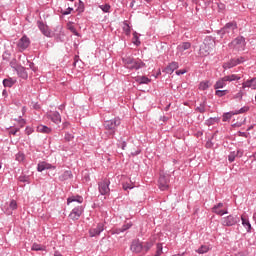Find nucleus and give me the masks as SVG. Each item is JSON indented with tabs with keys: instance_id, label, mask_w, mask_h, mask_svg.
I'll use <instances>...</instances> for the list:
<instances>
[{
	"instance_id": "nucleus-1",
	"label": "nucleus",
	"mask_w": 256,
	"mask_h": 256,
	"mask_svg": "<svg viewBox=\"0 0 256 256\" xmlns=\"http://www.w3.org/2000/svg\"><path fill=\"white\" fill-rule=\"evenodd\" d=\"M119 125H121V119L119 117L104 121V133L108 137V139H113V137H115V134L117 133V127H119Z\"/></svg>"
},
{
	"instance_id": "nucleus-2",
	"label": "nucleus",
	"mask_w": 256,
	"mask_h": 256,
	"mask_svg": "<svg viewBox=\"0 0 256 256\" xmlns=\"http://www.w3.org/2000/svg\"><path fill=\"white\" fill-rule=\"evenodd\" d=\"M122 63H124V67L130 71H139V69L147 67L143 60L139 58H133L131 56L122 58Z\"/></svg>"
},
{
	"instance_id": "nucleus-3",
	"label": "nucleus",
	"mask_w": 256,
	"mask_h": 256,
	"mask_svg": "<svg viewBox=\"0 0 256 256\" xmlns=\"http://www.w3.org/2000/svg\"><path fill=\"white\" fill-rule=\"evenodd\" d=\"M215 48V40L208 37L204 40V43L200 46L199 55L200 57H207L211 51Z\"/></svg>"
},
{
	"instance_id": "nucleus-4",
	"label": "nucleus",
	"mask_w": 256,
	"mask_h": 256,
	"mask_svg": "<svg viewBox=\"0 0 256 256\" xmlns=\"http://www.w3.org/2000/svg\"><path fill=\"white\" fill-rule=\"evenodd\" d=\"M246 45L245 37L238 36L228 44V47H230V49H236V51H245Z\"/></svg>"
},
{
	"instance_id": "nucleus-5",
	"label": "nucleus",
	"mask_w": 256,
	"mask_h": 256,
	"mask_svg": "<svg viewBox=\"0 0 256 256\" xmlns=\"http://www.w3.org/2000/svg\"><path fill=\"white\" fill-rule=\"evenodd\" d=\"M241 221V218L237 215L230 214L224 218H222L223 227H233L237 225Z\"/></svg>"
},
{
	"instance_id": "nucleus-6",
	"label": "nucleus",
	"mask_w": 256,
	"mask_h": 256,
	"mask_svg": "<svg viewBox=\"0 0 256 256\" xmlns=\"http://www.w3.org/2000/svg\"><path fill=\"white\" fill-rule=\"evenodd\" d=\"M31 45V39L27 37V35H23L17 42V48L19 49L20 53H23L26 49H29Z\"/></svg>"
},
{
	"instance_id": "nucleus-7",
	"label": "nucleus",
	"mask_w": 256,
	"mask_h": 256,
	"mask_svg": "<svg viewBox=\"0 0 256 256\" xmlns=\"http://www.w3.org/2000/svg\"><path fill=\"white\" fill-rule=\"evenodd\" d=\"M109 185H111V181H109V179L107 178L99 182L98 183L99 193L102 195H109V193H111V189L109 188Z\"/></svg>"
},
{
	"instance_id": "nucleus-8",
	"label": "nucleus",
	"mask_w": 256,
	"mask_h": 256,
	"mask_svg": "<svg viewBox=\"0 0 256 256\" xmlns=\"http://www.w3.org/2000/svg\"><path fill=\"white\" fill-rule=\"evenodd\" d=\"M245 62L244 57L240 58H232L228 62L223 64V69H233V67H237V65H241V63Z\"/></svg>"
},
{
	"instance_id": "nucleus-9",
	"label": "nucleus",
	"mask_w": 256,
	"mask_h": 256,
	"mask_svg": "<svg viewBox=\"0 0 256 256\" xmlns=\"http://www.w3.org/2000/svg\"><path fill=\"white\" fill-rule=\"evenodd\" d=\"M158 187L160 191H167L169 189V176L160 174L158 179Z\"/></svg>"
},
{
	"instance_id": "nucleus-10",
	"label": "nucleus",
	"mask_w": 256,
	"mask_h": 256,
	"mask_svg": "<svg viewBox=\"0 0 256 256\" xmlns=\"http://www.w3.org/2000/svg\"><path fill=\"white\" fill-rule=\"evenodd\" d=\"M83 211H85L83 206L75 207L69 214L70 219L72 221H79V218L81 217V215H83Z\"/></svg>"
},
{
	"instance_id": "nucleus-11",
	"label": "nucleus",
	"mask_w": 256,
	"mask_h": 256,
	"mask_svg": "<svg viewBox=\"0 0 256 256\" xmlns=\"http://www.w3.org/2000/svg\"><path fill=\"white\" fill-rule=\"evenodd\" d=\"M37 27L39 31H41L42 35H44V37H53V35L51 34V29H49V26L43 23V21L38 20Z\"/></svg>"
},
{
	"instance_id": "nucleus-12",
	"label": "nucleus",
	"mask_w": 256,
	"mask_h": 256,
	"mask_svg": "<svg viewBox=\"0 0 256 256\" xmlns=\"http://www.w3.org/2000/svg\"><path fill=\"white\" fill-rule=\"evenodd\" d=\"M103 231H105V224L100 222L97 224V226L95 228H91L89 230V236L97 237V236L101 235V233H103Z\"/></svg>"
},
{
	"instance_id": "nucleus-13",
	"label": "nucleus",
	"mask_w": 256,
	"mask_h": 256,
	"mask_svg": "<svg viewBox=\"0 0 256 256\" xmlns=\"http://www.w3.org/2000/svg\"><path fill=\"white\" fill-rule=\"evenodd\" d=\"M225 207V204L218 203L212 207V213H215V215H220V217H223V215H227L229 211L226 209H223Z\"/></svg>"
},
{
	"instance_id": "nucleus-14",
	"label": "nucleus",
	"mask_w": 256,
	"mask_h": 256,
	"mask_svg": "<svg viewBox=\"0 0 256 256\" xmlns=\"http://www.w3.org/2000/svg\"><path fill=\"white\" fill-rule=\"evenodd\" d=\"M235 29H237V22L236 21L228 22L220 30V33H222V35H226V33H231V31H235Z\"/></svg>"
},
{
	"instance_id": "nucleus-15",
	"label": "nucleus",
	"mask_w": 256,
	"mask_h": 256,
	"mask_svg": "<svg viewBox=\"0 0 256 256\" xmlns=\"http://www.w3.org/2000/svg\"><path fill=\"white\" fill-rule=\"evenodd\" d=\"M130 249L133 253H141L143 251V242H140L139 239L133 240Z\"/></svg>"
},
{
	"instance_id": "nucleus-16",
	"label": "nucleus",
	"mask_w": 256,
	"mask_h": 256,
	"mask_svg": "<svg viewBox=\"0 0 256 256\" xmlns=\"http://www.w3.org/2000/svg\"><path fill=\"white\" fill-rule=\"evenodd\" d=\"M196 113H207V97H203L195 108Z\"/></svg>"
},
{
	"instance_id": "nucleus-17",
	"label": "nucleus",
	"mask_w": 256,
	"mask_h": 256,
	"mask_svg": "<svg viewBox=\"0 0 256 256\" xmlns=\"http://www.w3.org/2000/svg\"><path fill=\"white\" fill-rule=\"evenodd\" d=\"M241 221H242V225L243 227L246 229L247 233H251V231H253V227L251 226V222L249 221V217L242 215L241 216Z\"/></svg>"
},
{
	"instance_id": "nucleus-18",
	"label": "nucleus",
	"mask_w": 256,
	"mask_h": 256,
	"mask_svg": "<svg viewBox=\"0 0 256 256\" xmlns=\"http://www.w3.org/2000/svg\"><path fill=\"white\" fill-rule=\"evenodd\" d=\"M176 69H179L178 62H171L167 67L164 68L163 72L171 75Z\"/></svg>"
},
{
	"instance_id": "nucleus-19",
	"label": "nucleus",
	"mask_w": 256,
	"mask_h": 256,
	"mask_svg": "<svg viewBox=\"0 0 256 256\" xmlns=\"http://www.w3.org/2000/svg\"><path fill=\"white\" fill-rule=\"evenodd\" d=\"M46 169H56V167L45 161L38 163L37 171H39V173H42V171H45Z\"/></svg>"
},
{
	"instance_id": "nucleus-20",
	"label": "nucleus",
	"mask_w": 256,
	"mask_h": 256,
	"mask_svg": "<svg viewBox=\"0 0 256 256\" xmlns=\"http://www.w3.org/2000/svg\"><path fill=\"white\" fill-rule=\"evenodd\" d=\"M247 87L250 89L256 90V78L255 77L242 83V89H247Z\"/></svg>"
},
{
	"instance_id": "nucleus-21",
	"label": "nucleus",
	"mask_w": 256,
	"mask_h": 256,
	"mask_svg": "<svg viewBox=\"0 0 256 256\" xmlns=\"http://www.w3.org/2000/svg\"><path fill=\"white\" fill-rule=\"evenodd\" d=\"M134 80L139 85H149L151 83V78H148L147 76H136Z\"/></svg>"
},
{
	"instance_id": "nucleus-22",
	"label": "nucleus",
	"mask_w": 256,
	"mask_h": 256,
	"mask_svg": "<svg viewBox=\"0 0 256 256\" xmlns=\"http://www.w3.org/2000/svg\"><path fill=\"white\" fill-rule=\"evenodd\" d=\"M48 119H51L53 123L59 125V123H61V114H59L58 111H55L52 114L48 115Z\"/></svg>"
},
{
	"instance_id": "nucleus-23",
	"label": "nucleus",
	"mask_w": 256,
	"mask_h": 256,
	"mask_svg": "<svg viewBox=\"0 0 256 256\" xmlns=\"http://www.w3.org/2000/svg\"><path fill=\"white\" fill-rule=\"evenodd\" d=\"M73 178V172H71V170H66L63 172V174H61L58 179L59 181H68V179H72Z\"/></svg>"
},
{
	"instance_id": "nucleus-24",
	"label": "nucleus",
	"mask_w": 256,
	"mask_h": 256,
	"mask_svg": "<svg viewBox=\"0 0 256 256\" xmlns=\"http://www.w3.org/2000/svg\"><path fill=\"white\" fill-rule=\"evenodd\" d=\"M61 29H63V27H60L59 33H54L52 35V37H54L56 43H63V41H64L65 33L63 31H61Z\"/></svg>"
},
{
	"instance_id": "nucleus-25",
	"label": "nucleus",
	"mask_w": 256,
	"mask_h": 256,
	"mask_svg": "<svg viewBox=\"0 0 256 256\" xmlns=\"http://www.w3.org/2000/svg\"><path fill=\"white\" fill-rule=\"evenodd\" d=\"M83 203V196L76 195V196H70L67 198V205H70V203Z\"/></svg>"
},
{
	"instance_id": "nucleus-26",
	"label": "nucleus",
	"mask_w": 256,
	"mask_h": 256,
	"mask_svg": "<svg viewBox=\"0 0 256 256\" xmlns=\"http://www.w3.org/2000/svg\"><path fill=\"white\" fill-rule=\"evenodd\" d=\"M226 85L227 80L225 79V77H222L214 84V89H223V87H226Z\"/></svg>"
},
{
	"instance_id": "nucleus-27",
	"label": "nucleus",
	"mask_w": 256,
	"mask_h": 256,
	"mask_svg": "<svg viewBox=\"0 0 256 256\" xmlns=\"http://www.w3.org/2000/svg\"><path fill=\"white\" fill-rule=\"evenodd\" d=\"M2 83H3V87L11 88L13 87V85H15V83H17V80L9 77V78H5Z\"/></svg>"
},
{
	"instance_id": "nucleus-28",
	"label": "nucleus",
	"mask_w": 256,
	"mask_h": 256,
	"mask_svg": "<svg viewBox=\"0 0 256 256\" xmlns=\"http://www.w3.org/2000/svg\"><path fill=\"white\" fill-rule=\"evenodd\" d=\"M36 131L38 133H45L46 135H49V133H51V128L47 127L46 125H39L37 126Z\"/></svg>"
},
{
	"instance_id": "nucleus-29",
	"label": "nucleus",
	"mask_w": 256,
	"mask_h": 256,
	"mask_svg": "<svg viewBox=\"0 0 256 256\" xmlns=\"http://www.w3.org/2000/svg\"><path fill=\"white\" fill-rule=\"evenodd\" d=\"M178 51H187V49H191V43L190 42H183L182 44L178 45L177 47Z\"/></svg>"
},
{
	"instance_id": "nucleus-30",
	"label": "nucleus",
	"mask_w": 256,
	"mask_h": 256,
	"mask_svg": "<svg viewBox=\"0 0 256 256\" xmlns=\"http://www.w3.org/2000/svg\"><path fill=\"white\" fill-rule=\"evenodd\" d=\"M224 79L226 80V82H231V81H239L241 79V77L237 76L236 74H231V75H227L224 76Z\"/></svg>"
},
{
	"instance_id": "nucleus-31",
	"label": "nucleus",
	"mask_w": 256,
	"mask_h": 256,
	"mask_svg": "<svg viewBox=\"0 0 256 256\" xmlns=\"http://www.w3.org/2000/svg\"><path fill=\"white\" fill-rule=\"evenodd\" d=\"M215 123H219V118H209L208 120H206L205 125H207V127H211V125H215Z\"/></svg>"
},
{
	"instance_id": "nucleus-32",
	"label": "nucleus",
	"mask_w": 256,
	"mask_h": 256,
	"mask_svg": "<svg viewBox=\"0 0 256 256\" xmlns=\"http://www.w3.org/2000/svg\"><path fill=\"white\" fill-rule=\"evenodd\" d=\"M45 249H46L45 246L37 243H34L31 248L32 251H45Z\"/></svg>"
},
{
	"instance_id": "nucleus-33",
	"label": "nucleus",
	"mask_w": 256,
	"mask_h": 256,
	"mask_svg": "<svg viewBox=\"0 0 256 256\" xmlns=\"http://www.w3.org/2000/svg\"><path fill=\"white\" fill-rule=\"evenodd\" d=\"M123 31L125 33V35H131V26H129V24L127 23V21L123 22Z\"/></svg>"
},
{
	"instance_id": "nucleus-34",
	"label": "nucleus",
	"mask_w": 256,
	"mask_h": 256,
	"mask_svg": "<svg viewBox=\"0 0 256 256\" xmlns=\"http://www.w3.org/2000/svg\"><path fill=\"white\" fill-rule=\"evenodd\" d=\"M133 44L139 47L141 45V41L139 40V34L137 32L133 33Z\"/></svg>"
},
{
	"instance_id": "nucleus-35",
	"label": "nucleus",
	"mask_w": 256,
	"mask_h": 256,
	"mask_svg": "<svg viewBox=\"0 0 256 256\" xmlns=\"http://www.w3.org/2000/svg\"><path fill=\"white\" fill-rule=\"evenodd\" d=\"M208 88H209V81L200 82L199 84L200 91H207Z\"/></svg>"
},
{
	"instance_id": "nucleus-36",
	"label": "nucleus",
	"mask_w": 256,
	"mask_h": 256,
	"mask_svg": "<svg viewBox=\"0 0 256 256\" xmlns=\"http://www.w3.org/2000/svg\"><path fill=\"white\" fill-rule=\"evenodd\" d=\"M16 161L23 163L25 161V154L23 152H18L16 154Z\"/></svg>"
},
{
	"instance_id": "nucleus-37",
	"label": "nucleus",
	"mask_w": 256,
	"mask_h": 256,
	"mask_svg": "<svg viewBox=\"0 0 256 256\" xmlns=\"http://www.w3.org/2000/svg\"><path fill=\"white\" fill-rule=\"evenodd\" d=\"M235 112H227V113H224L223 116H222V121H229V119H231L233 117V115H236V114H233Z\"/></svg>"
},
{
	"instance_id": "nucleus-38",
	"label": "nucleus",
	"mask_w": 256,
	"mask_h": 256,
	"mask_svg": "<svg viewBox=\"0 0 256 256\" xmlns=\"http://www.w3.org/2000/svg\"><path fill=\"white\" fill-rule=\"evenodd\" d=\"M229 93V90H216L215 95L216 97H225Z\"/></svg>"
},
{
	"instance_id": "nucleus-39",
	"label": "nucleus",
	"mask_w": 256,
	"mask_h": 256,
	"mask_svg": "<svg viewBox=\"0 0 256 256\" xmlns=\"http://www.w3.org/2000/svg\"><path fill=\"white\" fill-rule=\"evenodd\" d=\"M19 77H21L22 79H27V77H29V75L27 74V71H25V68L22 67L20 69V71L18 72Z\"/></svg>"
},
{
	"instance_id": "nucleus-40",
	"label": "nucleus",
	"mask_w": 256,
	"mask_h": 256,
	"mask_svg": "<svg viewBox=\"0 0 256 256\" xmlns=\"http://www.w3.org/2000/svg\"><path fill=\"white\" fill-rule=\"evenodd\" d=\"M77 13H83L85 11V4L79 0L78 7L76 9Z\"/></svg>"
},
{
	"instance_id": "nucleus-41",
	"label": "nucleus",
	"mask_w": 256,
	"mask_h": 256,
	"mask_svg": "<svg viewBox=\"0 0 256 256\" xmlns=\"http://www.w3.org/2000/svg\"><path fill=\"white\" fill-rule=\"evenodd\" d=\"M207 251H209V247L202 245L201 248H198V250H196V253L203 255V253H207Z\"/></svg>"
},
{
	"instance_id": "nucleus-42",
	"label": "nucleus",
	"mask_w": 256,
	"mask_h": 256,
	"mask_svg": "<svg viewBox=\"0 0 256 256\" xmlns=\"http://www.w3.org/2000/svg\"><path fill=\"white\" fill-rule=\"evenodd\" d=\"M249 111V106H244L240 110H236L233 115H239L241 113H247Z\"/></svg>"
},
{
	"instance_id": "nucleus-43",
	"label": "nucleus",
	"mask_w": 256,
	"mask_h": 256,
	"mask_svg": "<svg viewBox=\"0 0 256 256\" xmlns=\"http://www.w3.org/2000/svg\"><path fill=\"white\" fill-rule=\"evenodd\" d=\"M151 247H153V242H145L143 244V251H145V253H147V251H149V249H151Z\"/></svg>"
},
{
	"instance_id": "nucleus-44",
	"label": "nucleus",
	"mask_w": 256,
	"mask_h": 256,
	"mask_svg": "<svg viewBox=\"0 0 256 256\" xmlns=\"http://www.w3.org/2000/svg\"><path fill=\"white\" fill-rule=\"evenodd\" d=\"M122 187H123L124 191H127V189H133V187H135V186L130 181V182L123 183Z\"/></svg>"
},
{
	"instance_id": "nucleus-45",
	"label": "nucleus",
	"mask_w": 256,
	"mask_h": 256,
	"mask_svg": "<svg viewBox=\"0 0 256 256\" xmlns=\"http://www.w3.org/2000/svg\"><path fill=\"white\" fill-rule=\"evenodd\" d=\"M236 157H237V154H236L235 151L230 152V154L228 155V161H229V163H233V161H235Z\"/></svg>"
},
{
	"instance_id": "nucleus-46",
	"label": "nucleus",
	"mask_w": 256,
	"mask_h": 256,
	"mask_svg": "<svg viewBox=\"0 0 256 256\" xmlns=\"http://www.w3.org/2000/svg\"><path fill=\"white\" fill-rule=\"evenodd\" d=\"M68 29H69V31H71V33H73V35H75L76 37H81V34H79V32H77V28H75V26H69Z\"/></svg>"
},
{
	"instance_id": "nucleus-47",
	"label": "nucleus",
	"mask_w": 256,
	"mask_h": 256,
	"mask_svg": "<svg viewBox=\"0 0 256 256\" xmlns=\"http://www.w3.org/2000/svg\"><path fill=\"white\" fill-rule=\"evenodd\" d=\"M100 9H102V11H103L104 13H109V10L111 9V5H109V4L101 5V6H100Z\"/></svg>"
},
{
	"instance_id": "nucleus-48",
	"label": "nucleus",
	"mask_w": 256,
	"mask_h": 256,
	"mask_svg": "<svg viewBox=\"0 0 256 256\" xmlns=\"http://www.w3.org/2000/svg\"><path fill=\"white\" fill-rule=\"evenodd\" d=\"M243 95H245V93H243L241 90L233 96V99H239L240 101L243 100Z\"/></svg>"
},
{
	"instance_id": "nucleus-49",
	"label": "nucleus",
	"mask_w": 256,
	"mask_h": 256,
	"mask_svg": "<svg viewBox=\"0 0 256 256\" xmlns=\"http://www.w3.org/2000/svg\"><path fill=\"white\" fill-rule=\"evenodd\" d=\"M131 227H133V224H131V223L124 224V225L121 227L122 232L125 233V231L131 229Z\"/></svg>"
},
{
	"instance_id": "nucleus-50",
	"label": "nucleus",
	"mask_w": 256,
	"mask_h": 256,
	"mask_svg": "<svg viewBox=\"0 0 256 256\" xmlns=\"http://www.w3.org/2000/svg\"><path fill=\"white\" fill-rule=\"evenodd\" d=\"M9 207H10V209H12V211H15L17 209V201L11 200Z\"/></svg>"
},
{
	"instance_id": "nucleus-51",
	"label": "nucleus",
	"mask_w": 256,
	"mask_h": 256,
	"mask_svg": "<svg viewBox=\"0 0 256 256\" xmlns=\"http://www.w3.org/2000/svg\"><path fill=\"white\" fill-rule=\"evenodd\" d=\"M71 11H73V8L68 7L66 10H61L62 15H71Z\"/></svg>"
},
{
	"instance_id": "nucleus-52",
	"label": "nucleus",
	"mask_w": 256,
	"mask_h": 256,
	"mask_svg": "<svg viewBox=\"0 0 256 256\" xmlns=\"http://www.w3.org/2000/svg\"><path fill=\"white\" fill-rule=\"evenodd\" d=\"M21 128H11L9 131V135H17V133H19Z\"/></svg>"
},
{
	"instance_id": "nucleus-53",
	"label": "nucleus",
	"mask_w": 256,
	"mask_h": 256,
	"mask_svg": "<svg viewBox=\"0 0 256 256\" xmlns=\"http://www.w3.org/2000/svg\"><path fill=\"white\" fill-rule=\"evenodd\" d=\"M10 67H12V69H17V59H12L10 61Z\"/></svg>"
},
{
	"instance_id": "nucleus-54",
	"label": "nucleus",
	"mask_w": 256,
	"mask_h": 256,
	"mask_svg": "<svg viewBox=\"0 0 256 256\" xmlns=\"http://www.w3.org/2000/svg\"><path fill=\"white\" fill-rule=\"evenodd\" d=\"M33 131H35V130L30 126H27L25 129L26 135H31V133H33Z\"/></svg>"
},
{
	"instance_id": "nucleus-55",
	"label": "nucleus",
	"mask_w": 256,
	"mask_h": 256,
	"mask_svg": "<svg viewBox=\"0 0 256 256\" xmlns=\"http://www.w3.org/2000/svg\"><path fill=\"white\" fill-rule=\"evenodd\" d=\"M119 233H123L122 228H116L112 231V235H119Z\"/></svg>"
},
{
	"instance_id": "nucleus-56",
	"label": "nucleus",
	"mask_w": 256,
	"mask_h": 256,
	"mask_svg": "<svg viewBox=\"0 0 256 256\" xmlns=\"http://www.w3.org/2000/svg\"><path fill=\"white\" fill-rule=\"evenodd\" d=\"M206 149H212L213 147V142L211 140H208L205 144Z\"/></svg>"
},
{
	"instance_id": "nucleus-57",
	"label": "nucleus",
	"mask_w": 256,
	"mask_h": 256,
	"mask_svg": "<svg viewBox=\"0 0 256 256\" xmlns=\"http://www.w3.org/2000/svg\"><path fill=\"white\" fill-rule=\"evenodd\" d=\"M64 139H65V141H72L73 136L69 133H66Z\"/></svg>"
},
{
	"instance_id": "nucleus-58",
	"label": "nucleus",
	"mask_w": 256,
	"mask_h": 256,
	"mask_svg": "<svg viewBox=\"0 0 256 256\" xmlns=\"http://www.w3.org/2000/svg\"><path fill=\"white\" fill-rule=\"evenodd\" d=\"M19 181H20L21 183H27V176H20V177H19Z\"/></svg>"
},
{
	"instance_id": "nucleus-59",
	"label": "nucleus",
	"mask_w": 256,
	"mask_h": 256,
	"mask_svg": "<svg viewBox=\"0 0 256 256\" xmlns=\"http://www.w3.org/2000/svg\"><path fill=\"white\" fill-rule=\"evenodd\" d=\"M18 123H19L20 127L23 128V127H25L26 121H25V119H20V120L18 121Z\"/></svg>"
},
{
	"instance_id": "nucleus-60",
	"label": "nucleus",
	"mask_w": 256,
	"mask_h": 256,
	"mask_svg": "<svg viewBox=\"0 0 256 256\" xmlns=\"http://www.w3.org/2000/svg\"><path fill=\"white\" fill-rule=\"evenodd\" d=\"M140 153H141V150L138 149V150H136L134 152H131V155H132V157H137V155H139Z\"/></svg>"
},
{
	"instance_id": "nucleus-61",
	"label": "nucleus",
	"mask_w": 256,
	"mask_h": 256,
	"mask_svg": "<svg viewBox=\"0 0 256 256\" xmlns=\"http://www.w3.org/2000/svg\"><path fill=\"white\" fill-rule=\"evenodd\" d=\"M236 157H239V158L243 157V150H237Z\"/></svg>"
},
{
	"instance_id": "nucleus-62",
	"label": "nucleus",
	"mask_w": 256,
	"mask_h": 256,
	"mask_svg": "<svg viewBox=\"0 0 256 256\" xmlns=\"http://www.w3.org/2000/svg\"><path fill=\"white\" fill-rule=\"evenodd\" d=\"M71 124L69 122H64L62 124V129H68V127L70 126Z\"/></svg>"
},
{
	"instance_id": "nucleus-63",
	"label": "nucleus",
	"mask_w": 256,
	"mask_h": 256,
	"mask_svg": "<svg viewBox=\"0 0 256 256\" xmlns=\"http://www.w3.org/2000/svg\"><path fill=\"white\" fill-rule=\"evenodd\" d=\"M160 121H163V123H167V121H169V118L166 116H161Z\"/></svg>"
},
{
	"instance_id": "nucleus-64",
	"label": "nucleus",
	"mask_w": 256,
	"mask_h": 256,
	"mask_svg": "<svg viewBox=\"0 0 256 256\" xmlns=\"http://www.w3.org/2000/svg\"><path fill=\"white\" fill-rule=\"evenodd\" d=\"M195 137L199 138V137H203V131H197L195 133Z\"/></svg>"
}]
</instances>
